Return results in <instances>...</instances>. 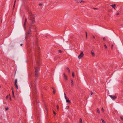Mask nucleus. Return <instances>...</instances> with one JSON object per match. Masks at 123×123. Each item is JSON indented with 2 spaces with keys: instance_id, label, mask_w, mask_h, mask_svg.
<instances>
[{
  "instance_id": "nucleus-1",
  "label": "nucleus",
  "mask_w": 123,
  "mask_h": 123,
  "mask_svg": "<svg viewBox=\"0 0 123 123\" xmlns=\"http://www.w3.org/2000/svg\"><path fill=\"white\" fill-rule=\"evenodd\" d=\"M35 68V86L36 87V84L35 83L36 82V80L37 79V77L38 76L39 74H38V70L40 68V67L39 66H38L37 67H36Z\"/></svg>"
},
{
  "instance_id": "nucleus-2",
  "label": "nucleus",
  "mask_w": 123,
  "mask_h": 123,
  "mask_svg": "<svg viewBox=\"0 0 123 123\" xmlns=\"http://www.w3.org/2000/svg\"><path fill=\"white\" fill-rule=\"evenodd\" d=\"M31 27L29 28V30L27 31L25 33V39L27 40V38L30 37L31 36Z\"/></svg>"
},
{
  "instance_id": "nucleus-3",
  "label": "nucleus",
  "mask_w": 123,
  "mask_h": 123,
  "mask_svg": "<svg viewBox=\"0 0 123 123\" xmlns=\"http://www.w3.org/2000/svg\"><path fill=\"white\" fill-rule=\"evenodd\" d=\"M36 56V61L37 64L38 66H40V58L39 55L37 56Z\"/></svg>"
},
{
  "instance_id": "nucleus-4",
  "label": "nucleus",
  "mask_w": 123,
  "mask_h": 123,
  "mask_svg": "<svg viewBox=\"0 0 123 123\" xmlns=\"http://www.w3.org/2000/svg\"><path fill=\"white\" fill-rule=\"evenodd\" d=\"M30 13H29V15H30V19L32 22V23L35 21V16L34 15H30Z\"/></svg>"
},
{
  "instance_id": "nucleus-5",
  "label": "nucleus",
  "mask_w": 123,
  "mask_h": 123,
  "mask_svg": "<svg viewBox=\"0 0 123 123\" xmlns=\"http://www.w3.org/2000/svg\"><path fill=\"white\" fill-rule=\"evenodd\" d=\"M84 56V54L82 52L78 56V58L79 59H80L81 58L83 57Z\"/></svg>"
},
{
  "instance_id": "nucleus-6",
  "label": "nucleus",
  "mask_w": 123,
  "mask_h": 123,
  "mask_svg": "<svg viewBox=\"0 0 123 123\" xmlns=\"http://www.w3.org/2000/svg\"><path fill=\"white\" fill-rule=\"evenodd\" d=\"M64 94L65 98L66 99V102L67 103H69V104H70L71 103V102L68 99L67 97L66 96V94L65 93H64Z\"/></svg>"
},
{
  "instance_id": "nucleus-7",
  "label": "nucleus",
  "mask_w": 123,
  "mask_h": 123,
  "mask_svg": "<svg viewBox=\"0 0 123 123\" xmlns=\"http://www.w3.org/2000/svg\"><path fill=\"white\" fill-rule=\"evenodd\" d=\"M27 19H26V18H25V23H24V24L23 25L24 27V28L25 30L26 29V23L27 22Z\"/></svg>"
},
{
  "instance_id": "nucleus-8",
  "label": "nucleus",
  "mask_w": 123,
  "mask_h": 123,
  "mask_svg": "<svg viewBox=\"0 0 123 123\" xmlns=\"http://www.w3.org/2000/svg\"><path fill=\"white\" fill-rule=\"evenodd\" d=\"M110 96L111 98L113 100H114L115 99H116L117 98V97L115 96H113L112 95H110Z\"/></svg>"
},
{
  "instance_id": "nucleus-9",
  "label": "nucleus",
  "mask_w": 123,
  "mask_h": 123,
  "mask_svg": "<svg viewBox=\"0 0 123 123\" xmlns=\"http://www.w3.org/2000/svg\"><path fill=\"white\" fill-rule=\"evenodd\" d=\"M63 74L64 76V78L66 80H68L67 77L66 75L65 74V73H63Z\"/></svg>"
},
{
  "instance_id": "nucleus-10",
  "label": "nucleus",
  "mask_w": 123,
  "mask_h": 123,
  "mask_svg": "<svg viewBox=\"0 0 123 123\" xmlns=\"http://www.w3.org/2000/svg\"><path fill=\"white\" fill-rule=\"evenodd\" d=\"M16 0H15V1L14 2V5H13V10H14V9L15 7V4L16 2Z\"/></svg>"
},
{
  "instance_id": "nucleus-11",
  "label": "nucleus",
  "mask_w": 123,
  "mask_h": 123,
  "mask_svg": "<svg viewBox=\"0 0 123 123\" xmlns=\"http://www.w3.org/2000/svg\"><path fill=\"white\" fill-rule=\"evenodd\" d=\"M111 6L114 8L115 9L116 7V5L114 4L111 5Z\"/></svg>"
},
{
  "instance_id": "nucleus-12",
  "label": "nucleus",
  "mask_w": 123,
  "mask_h": 123,
  "mask_svg": "<svg viewBox=\"0 0 123 123\" xmlns=\"http://www.w3.org/2000/svg\"><path fill=\"white\" fill-rule=\"evenodd\" d=\"M72 75L73 77H74V72H72Z\"/></svg>"
},
{
  "instance_id": "nucleus-13",
  "label": "nucleus",
  "mask_w": 123,
  "mask_h": 123,
  "mask_svg": "<svg viewBox=\"0 0 123 123\" xmlns=\"http://www.w3.org/2000/svg\"><path fill=\"white\" fill-rule=\"evenodd\" d=\"M14 85L15 86V87L17 89H18V87L17 84H14Z\"/></svg>"
},
{
  "instance_id": "nucleus-14",
  "label": "nucleus",
  "mask_w": 123,
  "mask_h": 123,
  "mask_svg": "<svg viewBox=\"0 0 123 123\" xmlns=\"http://www.w3.org/2000/svg\"><path fill=\"white\" fill-rule=\"evenodd\" d=\"M91 53L92 56H94L95 55L94 53L93 52H92V51H91Z\"/></svg>"
},
{
  "instance_id": "nucleus-15",
  "label": "nucleus",
  "mask_w": 123,
  "mask_h": 123,
  "mask_svg": "<svg viewBox=\"0 0 123 123\" xmlns=\"http://www.w3.org/2000/svg\"><path fill=\"white\" fill-rule=\"evenodd\" d=\"M82 123V120L81 118L80 119V123Z\"/></svg>"
},
{
  "instance_id": "nucleus-16",
  "label": "nucleus",
  "mask_w": 123,
  "mask_h": 123,
  "mask_svg": "<svg viewBox=\"0 0 123 123\" xmlns=\"http://www.w3.org/2000/svg\"><path fill=\"white\" fill-rule=\"evenodd\" d=\"M17 79H16L15 80V82H14V84H17Z\"/></svg>"
},
{
  "instance_id": "nucleus-17",
  "label": "nucleus",
  "mask_w": 123,
  "mask_h": 123,
  "mask_svg": "<svg viewBox=\"0 0 123 123\" xmlns=\"http://www.w3.org/2000/svg\"><path fill=\"white\" fill-rule=\"evenodd\" d=\"M104 46L105 47V48L106 49H107V47L105 44L104 43Z\"/></svg>"
},
{
  "instance_id": "nucleus-18",
  "label": "nucleus",
  "mask_w": 123,
  "mask_h": 123,
  "mask_svg": "<svg viewBox=\"0 0 123 123\" xmlns=\"http://www.w3.org/2000/svg\"><path fill=\"white\" fill-rule=\"evenodd\" d=\"M71 84H73L74 81H73V80L72 79H71Z\"/></svg>"
},
{
  "instance_id": "nucleus-19",
  "label": "nucleus",
  "mask_w": 123,
  "mask_h": 123,
  "mask_svg": "<svg viewBox=\"0 0 123 123\" xmlns=\"http://www.w3.org/2000/svg\"><path fill=\"white\" fill-rule=\"evenodd\" d=\"M43 5V3H40L39 4V6H42Z\"/></svg>"
},
{
  "instance_id": "nucleus-20",
  "label": "nucleus",
  "mask_w": 123,
  "mask_h": 123,
  "mask_svg": "<svg viewBox=\"0 0 123 123\" xmlns=\"http://www.w3.org/2000/svg\"><path fill=\"white\" fill-rule=\"evenodd\" d=\"M97 111L98 112V113H100L99 110V109L98 108H97Z\"/></svg>"
},
{
  "instance_id": "nucleus-21",
  "label": "nucleus",
  "mask_w": 123,
  "mask_h": 123,
  "mask_svg": "<svg viewBox=\"0 0 123 123\" xmlns=\"http://www.w3.org/2000/svg\"><path fill=\"white\" fill-rule=\"evenodd\" d=\"M101 120L102 121V122L103 123H105V121L104 120H103L102 119H101Z\"/></svg>"
},
{
  "instance_id": "nucleus-22",
  "label": "nucleus",
  "mask_w": 123,
  "mask_h": 123,
  "mask_svg": "<svg viewBox=\"0 0 123 123\" xmlns=\"http://www.w3.org/2000/svg\"><path fill=\"white\" fill-rule=\"evenodd\" d=\"M55 89L53 91V94H54L55 93Z\"/></svg>"
},
{
  "instance_id": "nucleus-23",
  "label": "nucleus",
  "mask_w": 123,
  "mask_h": 123,
  "mask_svg": "<svg viewBox=\"0 0 123 123\" xmlns=\"http://www.w3.org/2000/svg\"><path fill=\"white\" fill-rule=\"evenodd\" d=\"M58 52L59 53H61L62 52V51L61 50H59L58 51Z\"/></svg>"
},
{
  "instance_id": "nucleus-24",
  "label": "nucleus",
  "mask_w": 123,
  "mask_h": 123,
  "mask_svg": "<svg viewBox=\"0 0 123 123\" xmlns=\"http://www.w3.org/2000/svg\"><path fill=\"white\" fill-rule=\"evenodd\" d=\"M12 95L13 96V97H14V92L13 91H12Z\"/></svg>"
},
{
  "instance_id": "nucleus-25",
  "label": "nucleus",
  "mask_w": 123,
  "mask_h": 123,
  "mask_svg": "<svg viewBox=\"0 0 123 123\" xmlns=\"http://www.w3.org/2000/svg\"><path fill=\"white\" fill-rule=\"evenodd\" d=\"M121 119L123 121V117L122 116L120 117Z\"/></svg>"
},
{
  "instance_id": "nucleus-26",
  "label": "nucleus",
  "mask_w": 123,
  "mask_h": 123,
  "mask_svg": "<svg viewBox=\"0 0 123 123\" xmlns=\"http://www.w3.org/2000/svg\"><path fill=\"white\" fill-rule=\"evenodd\" d=\"M69 108V106H67L66 107V109H68Z\"/></svg>"
},
{
  "instance_id": "nucleus-27",
  "label": "nucleus",
  "mask_w": 123,
  "mask_h": 123,
  "mask_svg": "<svg viewBox=\"0 0 123 123\" xmlns=\"http://www.w3.org/2000/svg\"><path fill=\"white\" fill-rule=\"evenodd\" d=\"M9 98V95H7L6 97V99H7Z\"/></svg>"
},
{
  "instance_id": "nucleus-28",
  "label": "nucleus",
  "mask_w": 123,
  "mask_h": 123,
  "mask_svg": "<svg viewBox=\"0 0 123 123\" xmlns=\"http://www.w3.org/2000/svg\"><path fill=\"white\" fill-rule=\"evenodd\" d=\"M9 109V108L8 107H7L6 108V110H8Z\"/></svg>"
},
{
  "instance_id": "nucleus-29",
  "label": "nucleus",
  "mask_w": 123,
  "mask_h": 123,
  "mask_svg": "<svg viewBox=\"0 0 123 123\" xmlns=\"http://www.w3.org/2000/svg\"><path fill=\"white\" fill-rule=\"evenodd\" d=\"M86 37L87 38V32L86 31Z\"/></svg>"
},
{
  "instance_id": "nucleus-30",
  "label": "nucleus",
  "mask_w": 123,
  "mask_h": 123,
  "mask_svg": "<svg viewBox=\"0 0 123 123\" xmlns=\"http://www.w3.org/2000/svg\"><path fill=\"white\" fill-rule=\"evenodd\" d=\"M53 113H54V114L55 115H56V113L54 111H53Z\"/></svg>"
},
{
  "instance_id": "nucleus-31",
  "label": "nucleus",
  "mask_w": 123,
  "mask_h": 123,
  "mask_svg": "<svg viewBox=\"0 0 123 123\" xmlns=\"http://www.w3.org/2000/svg\"><path fill=\"white\" fill-rule=\"evenodd\" d=\"M57 109L58 110V109H59V106L58 105H57Z\"/></svg>"
},
{
  "instance_id": "nucleus-32",
  "label": "nucleus",
  "mask_w": 123,
  "mask_h": 123,
  "mask_svg": "<svg viewBox=\"0 0 123 123\" xmlns=\"http://www.w3.org/2000/svg\"><path fill=\"white\" fill-rule=\"evenodd\" d=\"M103 40H104V41H105V37H103Z\"/></svg>"
},
{
  "instance_id": "nucleus-33",
  "label": "nucleus",
  "mask_w": 123,
  "mask_h": 123,
  "mask_svg": "<svg viewBox=\"0 0 123 123\" xmlns=\"http://www.w3.org/2000/svg\"><path fill=\"white\" fill-rule=\"evenodd\" d=\"M101 111H102L103 112L104 111V110L103 108H102L101 109Z\"/></svg>"
},
{
  "instance_id": "nucleus-34",
  "label": "nucleus",
  "mask_w": 123,
  "mask_h": 123,
  "mask_svg": "<svg viewBox=\"0 0 123 123\" xmlns=\"http://www.w3.org/2000/svg\"><path fill=\"white\" fill-rule=\"evenodd\" d=\"M83 2V3H84L85 2L84 1H82V0H81V1L80 2V3H81V2Z\"/></svg>"
},
{
  "instance_id": "nucleus-35",
  "label": "nucleus",
  "mask_w": 123,
  "mask_h": 123,
  "mask_svg": "<svg viewBox=\"0 0 123 123\" xmlns=\"http://www.w3.org/2000/svg\"><path fill=\"white\" fill-rule=\"evenodd\" d=\"M12 91H13V87H12Z\"/></svg>"
},
{
  "instance_id": "nucleus-36",
  "label": "nucleus",
  "mask_w": 123,
  "mask_h": 123,
  "mask_svg": "<svg viewBox=\"0 0 123 123\" xmlns=\"http://www.w3.org/2000/svg\"><path fill=\"white\" fill-rule=\"evenodd\" d=\"M74 86V85L73 84H71V86Z\"/></svg>"
},
{
  "instance_id": "nucleus-37",
  "label": "nucleus",
  "mask_w": 123,
  "mask_h": 123,
  "mask_svg": "<svg viewBox=\"0 0 123 123\" xmlns=\"http://www.w3.org/2000/svg\"><path fill=\"white\" fill-rule=\"evenodd\" d=\"M113 45H112L111 46L112 49H113Z\"/></svg>"
},
{
  "instance_id": "nucleus-38",
  "label": "nucleus",
  "mask_w": 123,
  "mask_h": 123,
  "mask_svg": "<svg viewBox=\"0 0 123 123\" xmlns=\"http://www.w3.org/2000/svg\"><path fill=\"white\" fill-rule=\"evenodd\" d=\"M91 95H92V94H93V93L92 91L91 92Z\"/></svg>"
},
{
  "instance_id": "nucleus-39",
  "label": "nucleus",
  "mask_w": 123,
  "mask_h": 123,
  "mask_svg": "<svg viewBox=\"0 0 123 123\" xmlns=\"http://www.w3.org/2000/svg\"><path fill=\"white\" fill-rule=\"evenodd\" d=\"M52 89H53L54 90H55V88L54 87H53L52 88Z\"/></svg>"
},
{
  "instance_id": "nucleus-40",
  "label": "nucleus",
  "mask_w": 123,
  "mask_h": 123,
  "mask_svg": "<svg viewBox=\"0 0 123 123\" xmlns=\"http://www.w3.org/2000/svg\"><path fill=\"white\" fill-rule=\"evenodd\" d=\"M119 13H117L116 14V15H119Z\"/></svg>"
},
{
  "instance_id": "nucleus-41",
  "label": "nucleus",
  "mask_w": 123,
  "mask_h": 123,
  "mask_svg": "<svg viewBox=\"0 0 123 123\" xmlns=\"http://www.w3.org/2000/svg\"><path fill=\"white\" fill-rule=\"evenodd\" d=\"M93 37L95 39V37L94 36H93Z\"/></svg>"
},
{
  "instance_id": "nucleus-42",
  "label": "nucleus",
  "mask_w": 123,
  "mask_h": 123,
  "mask_svg": "<svg viewBox=\"0 0 123 123\" xmlns=\"http://www.w3.org/2000/svg\"><path fill=\"white\" fill-rule=\"evenodd\" d=\"M68 70L69 72V73L70 72V70L69 69Z\"/></svg>"
},
{
  "instance_id": "nucleus-43",
  "label": "nucleus",
  "mask_w": 123,
  "mask_h": 123,
  "mask_svg": "<svg viewBox=\"0 0 123 123\" xmlns=\"http://www.w3.org/2000/svg\"><path fill=\"white\" fill-rule=\"evenodd\" d=\"M68 70L69 69V68H68V67H67V68H66Z\"/></svg>"
},
{
  "instance_id": "nucleus-44",
  "label": "nucleus",
  "mask_w": 123,
  "mask_h": 123,
  "mask_svg": "<svg viewBox=\"0 0 123 123\" xmlns=\"http://www.w3.org/2000/svg\"><path fill=\"white\" fill-rule=\"evenodd\" d=\"M10 100H11V97H10Z\"/></svg>"
},
{
  "instance_id": "nucleus-45",
  "label": "nucleus",
  "mask_w": 123,
  "mask_h": 123,
  "mask_svg": "<svg viewBox=\"0 0 123 123\" xmlns=\"http://www.w3.org/2000/svg\"><path fill=\"white\" fill-rule=\"evenodd\" d=\"M22 45H23V44H20V45H21V46Z\"/></svg>"
},
{
  "instance_id": "nucleus-46",
  "label": "nucleus",
  "mask_w": 123,
  "mask_h": 123,
  "mask_svg": "<svg viewBox=\"0 0 123 123\" xmlns=\"http://www.w3.org/2000/svg\"><path fill=\"white\" fill-rule=\"evenodd\" d=\"M80 1H79V2H78V3H80Z\"/></svg>"
},
{
  "instance_id": "nucleus-47",
  "label": "nucleus",
  "mask_w": 123,
  "mask_h": 123,
  "mask_svg": "<svg viewBox=\"0 0 123 123\" xmlns=\"http://www.w3.org/2000/svg\"><path fill=\"white\" fill-rule=\"evenodd\" d=\"M31 86H32V84H31Z\"/></svg>"
},
{
  "instance_id": "nucleus-48",
  "label": "nucleus",
  "mask_w": 123,
  "mask_h": 123,
  "mask_svg": "<svg viewBox=\"0 0 123 123\" xmlns=\"http://www.w3.org/2000/svg\"><path fill=\"white\" fill-rule=\"evenodd\" d=\"M97 9V8H94V9Z\"/></svg>"
},
{
  "instance_id": "nucleus-49",
  "label": "nucleus",
  "mask_w": 123,
  "mask_h": 123,
  "mask_svg": "<svg viewBox=\"0 0 123 123\" xmlns=\"http://www.w3.org/2000/svg\"><path fill=\"white\" fill-rule=\"evenodd\" d=\"M36 102H37L38 103V102H37V101H36Z\"/></svg>"
},
{
  "instance_id": "nucleus-50",
  "label": "nucleus",
  "mask_w": 123,
  "mask_h": 123,
  "mask_svg": "<svg viewBox=\"0 0 123 123\" xmlns=\"http://www.w3.org/2000/svg\"><path fill=\"white\" fill-rule=\"evenodd\" d=\"M13 1H12V3H13Z\"/></svg>"
}]
</instances>
